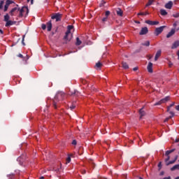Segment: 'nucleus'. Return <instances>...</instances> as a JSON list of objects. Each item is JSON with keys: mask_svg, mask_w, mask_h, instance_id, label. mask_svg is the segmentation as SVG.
Segmentation results:
<instances>
[{"mask_svg": "<svg viewBox=\"0 0 179 179\" xmlns=\"http://www.w3.org/2000/svg\"><path fill=\"white\" fill-rule=\"evenodd\" d=\"M64 96L65 94L64 92H57V94L55 96V99L53 100V107L55 109H57V108L59 107V105L57 102L63 100Z\"/></svg>", "mask_w": 179, "mask_h": 179, "instance_id": "obj_1", "label": "nucleus"}, {"mask_svg": "<svg viewBox=\"0 0 179 179\" xmlns=\"http://www.w3.org/2000/svg\"><path fill=\"white\" fill-rule=\"evenodd\" d=\"M20 11L19 17H22L24 12H27V15L29 13V9L26 6H23L21 9L18 10Z\"/></svg>", "mask_w": 179, "mask_h": 179, "instance_id": "obj_2", "label": "nucleus"}, {"mask_svg": "<svg viewBox=\"0 0 179 179\" xmlns=\"http://www.w3.org/2000/svg\"><path fill=\"white\" fill-rule=\"evenodd\" d=\"M62 14L57 13L54 14L52 17L51 19H52L53 20L55 19L56 22H60L61 19H62Z\"/></svg>", "mask_w": 179, "mask_h": 179, "instance_id": "obj_3", "label": "nucleus"}, {"mask_svg": "<svg viewBox=\"0 0 179 179\" xmlns=\"http://www.w3.org/2000/svg\"><path fill=\"white\" fill-rule=\"evenodd\" d=\"M165 27H166V26H162L160 27L156 28L155 31V36H159V34H161V33H162V31H164Z\"/></svg>", "mask_w": 179, "mask_h": 179, "instance_id": "obj_4", "label": "nucleus"}, {"mask_svg": "<svg viewBox=\"0 0 179 179\" xmlns=\"http://www.w3.org/2000/svg\"><path fill=\"white\" fill-rule=\"evenodd\" d=\"M148 33V28L147 27H143L139 33L140 36H145Z\"/></svg>", "mask_w": 179, "mask_h": 179, "instance_id": "obj_5", "label": "nucleus"}, {"mask_svg": "<svg viewBox=\"0 0 179 179\" xmlns=\"http://www.w3.org/2000/svg\"><path fill=\"white\" fill-rule=\"evenodd\" d=\"M145 23H147V24H150V26H155L159 24V22L158 21L146 20Z\"/></svg>", "mask_w": 179, "mask_h": 179, "instance_id": "obj_6", "label": "nucleus"}, {"mask_svg": "<svg viewBox=\"0 0 179 179\" xmlns=\"http://www.w3.org/2000/svg\"><path fill=\"white\" fill-rule=\"evenodd\" d=\"M153 64L152 62H149V64L148 65V71L150 73H153Z\"/></svg>", "mask_w": 179, "mask_h": 179, "instance_id": "obj_7", "label": "nucleus"}, {"mask_svg": "<svg viewBox=\"0 0 179 179\" xmlns=\"http://www.w3.org/2000/svg\"><path fill=\"white\" fill-rule=\"evenodd\" d=\"M173 2L170 1H169V3H167L166 5H165V8L166 9H171L172 7H173Z\"/></svg>", "mask_w": 179, "mask_h": 179, "instance_id": "obj_8", "label": "nucleus"}, {"mask_svg": "<svg viewBox=\"0 0 179 179\" xmlns=\"http://www.w3.org/2000/svg\"><path fill=\"white\" fill-rule=\"evenodd\" d=\"M15 23H16L15 21L8 20V21H6L5 26L6 27H9L10 26H13V24H15Z\"/></svg>", "mask_w": 179, "mask_h": 179, "instance_id": "obj_9", "label": "nucleus"}, {"mask_svg": "<svg viewBox=\"0 0 179 179\" xmlns=\"http://www.w3.org/2000/svg\"><path fill=\"white\" fill-rule=\"evenodd\" d=\"M178 47H179V41H176L173 43L171 49L176 50V48H178Z\"/></svg>", "mask_w": 179, "mask_h": 179, "instance_id": "obj_10", "label": "nucleus"}, {"mask_svg": "<svg viewBox=\"0 0 179 179\" xmlns=\"http://www.w3.org/2000/svg\"><path fill=\"white\" fill-rule=\"evenodd\" d=\"M176 33V29H172L171 31L166 35L167 38H170V37H172Z\"/></svg>", "mask_w": 179, "mask_h": 179, "instance_id": "obj_11", "label": "nucleus"}, {"mask_svg": "<svg viewBox=\"0 0 179 179\" xmlns=\"http://www.w3.org/2000/svg\"><path fill=\"white\" fill-rule=\"evenodd\" d=\"M162 55V50H159L155 55V61L157 62Z\"/></svg>", "mask_w": 179, "mask_h": 179, "instance_id": "obj_12", "label": "nucleus"}, {"mask_svg": "<svg viewBox=\"0 0 179 179\" xmlns=\"http://www.w3.org/2000/svg\"><path fill=\"white\" fill-rule=\"evenodd\" d=\"M116 13H117V16H120L121 17H122V16L124 15L122 10L120 8L116 10Z\"/></svg>", "mask_w": 179, "mask_h": 179, "instance_id": "obj_13", "label": "nucleus"}, {"mask_svg": "<svg viewBox=\"0 0 179 179\" xmlns=\"http://www.w3.org/2000/svg\"><path fill=\"white\" fill-rule=\"evenodd\" d=\"M16 10H20V8H17V7L13 8L10 11V16H14V13H15V12H16Z\"/></svg>", "mask_w": 179, "mask_h": 179, "instance_id": "obj_14", "label": "nucleus"}, {"mask_svg": "<svg viewBox=\"0 0 179 179\" xmlns=\"http://www.w3.org/2000/svg\"><path fill=\"white\" fill-rule=\"evenodd\" d=\"M139 113H140V115H141L140 119H142V117L145 115V112L143 110V108L140 109Z\"/></svg>", "mask_w": 179, "mask_h": 179, "instance_id": "obj_15", "label": "nucleus"}, {"mask_svg": "<svg viewBox=\"0 0 179 179\" xmlns=\"http://www.w3.org/2000/svg\"><path fill=\"white\" fill-rule=\"evenodd\" d=\"M52 27V22H51V21H49V22L47 23L48 31H51Z\"/></svg>", "mask_w": 179, "mask_h": 179, "instance_id": "obj_16", "label": "nucleus"}, {"mask_svg": "<svg viewBox=\"0 0 179 179\" xmlns=\"http://www.w3.org/2000/svg\"><path fill=\"white\" fill-rule=\"evenodd\" d=\"M161 100H162V103H167L168 101H170V96H166L165 98H164Z\"/></svg>", "mask_w": 179, "mask_h": 179, "instance_id": "obj_17", "label": "nucleus"}, {"mask_svg": "<svg viewBox=\"0 0 179 179\" xmlns=\"http://www.w3.org/2000/svg\"><path fill=\"white\" fill-rule=\"evenodd\" d=\"M122 67L125 70L129 69V65L127 64V62H122Z\"/></svg>", "mask_w": 179, "mask_h": 179, "instance_id": "obj_18", "label": "nucleus"}, {"mask_svg": "<svg viewBox=\"0 0 179 179\" xmlns=\"http://www.w3.org/2000/svg\"><path fill=\"white\" fill-rule=\"evenodd\" d=\"M160 13L162 16H166V15L168 14V13L164 9H162L160 10Z\"/></svg>", "mask_w": 179, "mask_h": 179, "instance_id": "obj_19", "label": "nucleus"}, {"mask_svg": "<svg viewBox=\"0 0 179 179\" xmlns=\"http://www.w3.org/2000/svg\"><path fill=\"white\" fill-rule=\"evenodd\" d=\"M179 170V164H176L175 166H173L171 169V170L172 171H175V170Z\"/></svg>", "mask_w": 179, "mask_h": 179, "instance_id": "obj_20", "label": "nucleus"}, {"mask_svg": "<svg viewBox=\"0 0 179 179\" xmlns=\"http://www.w3.org/2000/svg\"><path fill=\"white\" fill-rule=\"evenodd\" d=\"M80 44H82V41L79 39V38L78 37L76 38V45H80Z\"/></svg>", "mask_w": 179, "mask_h": 179, "instance_id": "obj_21", "label": "nucleus"}, {"mask_svg": "<svg viewBox=\"0 0 179 179\" xmlns=\"http://www.w3.org/2000/svg\"><path fill=\"white\" fill-rule=\"evenodd\" d=\"M71 33H68L67 31L66 32V34L64 36V40H66V41H70V39L68 38L69 34H70Z\"/></svg>", "mask_w": 179, "mask_h": 179, "instance_id": "obj_22", "label": "nucleus"}, {"mask_svg": "<svg viewBox=\"0 0 179 179\" xmlns=\"http://www.w3.org/2000/svg\"><path fill=\"white\" fill-rule=\"evenodd\" d=\"M102 66H103V64H102L100 62H97V63L96 64V67L97 69H101Z\"/></svg>", "mask_w": 179, "mask_h": 179, "instance_id": "obj_23", "label": "nucleus"}, {"mask_svg": "<svg viewBox=\"0 0 179 179\" xmlns=\"http://www.w3.org/2000/svg\"><path fill=\"white\" fill-rule=\"evenodd\" d=\"M10 19V16L8 15V14H6V15H4V22H8Z\"/></svg>", "mask_w": 179, "mask_h": 179, "instance_id": "obj_24", "label": "nucleus"}, {"mask_svg": "<svg viewBox=\"0 0 179 179\" xmlns=\"http://www.w3.org/2000/svg\"><path fill=\"white\" fill-rule=\"evenodd\" d=\"M72 29H73V25H69L68 26V30L66 31L68 33H71V30H72Z\"/></svg>", "mask_w": 179, "mask_h": 179, "instance_id": "obj_25", "label": "nucleus"}, {"mask_svg": "<svg viewBox=\"0 0 179 179\" xmlns=\"http://www.w3.org/2000/svg\"><path fill=\"white\" fill-rule=\"evenodd\" d=\"M142 45H145V47H149V45H150V41H145V43H142Z\"/></svg>", "mask_w": 179, "mask_h": 179, "instance_id": "obj_26", "label": "nucleus"}, {"mask_svg": "<svg viewBox=\"0 0 179 179\" xmlns=\"http://www.w3.org/2000/svg\"><path fill=\"white\" fill-rule=\"evenodd\" d=\"M175 163H176V160L173 159V160H172V161H170V162H167V163H166V166H169V165L173 164H175Z\"/></svg>", "mask_w": 179, "mask_h": 179, "instance_id": "obj_27", "label": "nucleus"}, {"mask_svg": "<svg viewBox=\"0 0 179 179\" xmlns=\"http://www.w3.org/2000/svg\"><path fill=\"white\" fill-rule=\"evenodd\" d=\"M162 104H163V102L162 101V99H161L159 101L155 103V106H160Z\"/></svg>", "mask_w": 179, "mask_h": 179, "instance_id": "obj_28", "label": "nucleus"}, {"mask_svg": "<svg viewBox=\"0 0 179 179\" xmlns=\"http://www.w3.org/2000/svg\"><path fill=\"white\" fill-rule=\"evenodd\" d=\"M11 3H13V1L10 0H7L6 2V5H8V6L9 5H11Z\"/></svg>", "mask_w": 179, "mask_h": 179, "instance_id": "obj_29", "label": "nucleus"}, {"mask_svg": "<svg viewBox=\"0 0 179 179\" xmlns=\"http://www.w3.org/2000/svg\"><path fill=\"white\" fill-rule=\"evenodd\" d=\"M155 0H149V2L146 4V6H150Z\"/></svg>", "mask_w": 179, "mask_h": 179, "instance_id": "obj_30", "label": "nucleus"}, {"mask_svg": "<svg viewBox=\"0 0 179 179\" xmlns=\"http://www.w3.org/2000/svg\"><path fill=\"white\" fill-rule=\"evenodd\" d=\"M138 16H143L144 15H148V13H139Z\"/></svg>", "mask_w": 179, "mask_h": 179, "instance_id": "obj_31", "label": "nucleus"}, {"mask_svg": "<svg viewBox=\"0 0 179 179\" xmlns=\"http://www.w3.org/2000/svg\"><path fill=\"white\" fill-rule=\"evenodd\" d=\"M172 119V116H169L168 117H166L164 120V122H169V120Z\"/></svg>", "mask_w": 179, "mask_h": 179, "instance_id": "obj_32", "label": "nucleus"}, {"mask_svg": "<svg viewBox=\"0 0 179 179\" xmlns=\"http://www.w3.org/2000/svg\"><path fill=\"white\" fill-rule=\"evenodd\" d=\"M8 6H8V4H6L5 6H4V12H7V10H8Z\"/></svg>", "mask_w": 179, "mask_h": 179, "instance_id": "obj_33", "label": "nucleus"}, {"mask_svg": "<svg viewBox=\"0 0 179 179\" xmlns=\"http://www.w3.org/2000/svg\"><path fill=\"white\" fill-rule=\"evenodd\" d=\"M3 3H4L3 1H0V10L2 9Z\"/></svg>", "mask_w": 179, "mask_h": 179, "instance_id": "obj_34", "label": "nucleus"}, {"mask_svg": "<svg viewBox=\"0 0 179 179\" xmlns=\"http://www.w3.org/2000/svg\"><path fill=\"white\" fill-rule=\"evenodd\" d=\"M166 157H167V158L165 159V162L167 164V163H169V161L170 160L171 157L170 156H166Z\"/></svg>", "mask_w": 179, "mask_h": 179, "instance_id": "obj_35", "label": "nucleus"}, {"mask_svg": "<svg viewBox=\"0 0 179 179\" xmlns=\"http://www.w3.org/2000/svg\"><path fill=\"white\" fill-rule=\"evenodd\" d=\"M73 95L78 96V92L75 91L74 92L71 93V96H73Z\"/></svg>", "mask_w": 179, "mask_h": 179, "instance_id": "obj_36", "label": "nucleus"}, {"mask_svg": "<svg viewBox=\"0 0 179 179\" xmlns=\"http://www.w3.org/2000/svg\"><path fill=\"white\" fill-rule=\"evenodd\" d=\"M173 17H179V13H176L175 14L173 15Z\"/></svg>", "mask_w": 179, "mask_h": 179, "instance_id": "obj_37", "label": "nucleus"}, {"mask_svg": "<svg viewBox=\"0 0 179 179\" xmlns=\"http://www.w3.org/2000/svg\"><path fill=\"white\" fill-rule=\"evenodd\" d=\"M110 12L109 10H107V11L106 12V17H108V16H110Z\"/></svg>", "mask_w": 179, "mask_h": 179, "instance_id": "obj_38", "label": "nucleus"}, {"mask_svg": "<svg viewBox=\"0 0 179 179\" xmlns=\"http://www.w3.org/2000/svg\"><path fill=\"white\" fill-rule=\"evenodd\" d=\"M171 151L170 150H167L165 153L166 156H169L171 155Z\"/></svg>", "mask_w": 179, "mask_h": 179, "instance_id": "obj_39", "label": "nucleus"}, {"mask_svg": "<svg viewBox=\"0 0 179 179\" xmlns=\"http://www.w3.org/2000/svg\"><path fill=\"white\" fill-rule=\"evenodd\" d=\"M41 27H42L43 30H45L46 25L45 24H42Z\"/></svg>", "mask_w": 179, "mask_h": 179, "instance_id": "obj_40", "label": "nucleus"}, {"mask_svg": "<svg viewBox=\"0 0 179 179\" xmlns=\"http://www.w3.org/2000/svg\"><path fill=\"white\" fill-rule=\"evenodd\" d=\"M24 37H25V35H24L23 36H22V44L24 45H25V43H24Z\"/></svg>", "mask_w": 179, "mask_h": 179, "instance_id": "obj_41", "label": "nucleus"}, {"mask_svg": "<svg viewBox=\"0 0 179 179\" xmlns=\"http://www.w3.org/2000/svg\"><path fill=\"white\" fill-rule=\"evenodd\" d=\"M169 113L171 115L170 117H172V118H173L175 115V113L173 111H170Z\"/></svg>", "mask_w": 179, "mask_h": 179, "instance_id": "obj_42", "label": "nucleus"}, {"mask_svg": "<svg viewBox=\"0 0 179 179\" xmlns=\"http://www.w3.org/2000/svg\"><path fill=\"white\" fill-rule=\"evenodd\" d=\"M17 57H18L19 58L24 59V57H23V55H22V54H19V55H17Z\"/></svg>", "mask_w": 179, "mask_h": 179, "instance_id": "obj_43", "label": "nucleus"}, {"mask_svg": "<svg viewBox=\"0 0 179 179\" xmlns=\"http://www.w3.org/2000/svg\"><path fill=\"white\" fill-rule=\"evenodd\" d=\"M66 162H67V163H70L71 162V157H67Z\"/></svg>", "mask_w": 179, "mask_h": 179, "instance_id": "obj_44", "label": "nucleus"}, {"mask_svg": "<svg viewBox=\"0 0 179 179\" xmlns=\"http://www.w3.org/2000/svg\"><path fill=\"white\" fill-rule=\"evenodd\" d=\"M72 145H77L76 140H73V141H72Z\"/></svg>", "mask_w": 179, "mask_h": 179, "instance_id": "obj_45", "label": "nucleus"}, {"mask_svg": "<svg viewBox=\"0 0 179 179\" xmlns=\"http://www.w3.org/2000/svg\"><path fill=\"white\" fill-rule=\"evenodd\" d=\"M76 108V106H74V105H72V106H71V107H70V109L71 110H73V109H75Z\"/></svg>", "mask_w": 179, "mask_h": 179, "instance_id": "obj_46", "label": "nucleus"}, {"mask_svg": "<svg viewBox=\"0 0 179 179\" xmlns=\"http://www.w3.org/2000/svg\"><path fill=\"white\" fill-rule=\"evenodd\" d=\"M108 17H105L102 19V22H107Z\"/></svg>", "mask_w": 179, "mask_h": 179, "instance_id": "obj_47", "label": "nucleus"}, {"mask_svg": "<svg viewBox=\"0 0 179 179\" xmlns=\"http://www.w3.org/2000/svg\"><path fill=\"white\" fill-rule=\"evenodd\" d=\"M169 66L170 68H171L173 66V64L171 62H169Z\"/></svg>", "mask_w": 179, "mask_h": 179, "instance_id": "obj_48", "label": "nucleus"}, {"mask_svg": "<svg viewBox=\"0 0 179 179\" xmlns=\"http://www.w3.org/2000/svg\"><path fill=\"white\" fill-rule=\"evenodd\" d=\"M171 153H173L176 151V148L171 149L169 150Z\"/></svg>", "mask_w": 179, "mask_h": 179, "instance_id": "obj_49", "label": "nucleus"}, {"mask_svg": "<svg viewBox=\"0 0 179 179\" xmlns=\"http://www.w3.org/2000/svg\"><path fill=\"white\" fill-rule=\"evenodd\" d=\"M176 103L175 102H173L171 105H170V108H172L175 106Z\"/></svg>", "mask_w": 179, "mask_h": 179, "instance_id": "obj_50", "label": "nucleus"}, {"mask_svg": "<svg viewBox=\"0 0 179 179\" xmlns=\"http://www.w3.org/2000/svg\"><path fill=\"white\" fill-rule=\"evenodd\" d=\"M106 1H104L103 0L101 1V4L100 5V6H101L102 5H105Z\"/></svg>", "mask_w": 179, "mask_h": 179, "instance_id": "obj_51", "label": "nucleus"}, {"mask_svg": "<svg viewBox=\"0 0 179 179\" xmlns=\"http://www.w3.org/2000/svg\"><path fill=\"white\" fill-rule=\"evenodd\" d=\"M148 58L149 59H151L152 58V56L150 55H148Z\"/></svg>", "mask_w": 179, "mask_h": 179, "instance_id": "obj_52", "label": "nucleus"}, {"mask_svg": "<svg viewBox=\"0 0 179 179\" xmlns=\"http://www.w3.org/2000/svg\"><path fill=\"white\" fill-rule=\"evenodd\" d=\"M176 110L179 111V105L176 106Z\"/></svg>", "mask_w": 179, "mask_h": 179, "instance_id": "obj_53", "label": "nucleus"}, {"mask_svg": "<svg viewBox=\"0 0 179 179\" xmlns=\"http://www.w3.org/2000/svg\"><path fill=\"white\" fill-rule=\"evenodd\" d=\"M133 71H138V67H135V68H134Z\"/></svg>", "mask_w": 179, "mask_h": 179, "instance_id": "obj_54", "label": "nucleus"}, {"mask_svg": "<svg viewBox=\"0 0 179 179\" xmlns=\"http://www.w3.org/2000/svg\"><path fill=\"white\" fill-rule=\"evenodd\" d=\"M161 166H162V162H160L159 163L158 167H159V168H161Z\"/></svg>", "mask_w": 179, "mask_h": 179, "instance_id": "obj_55", "label": "nucleus"}, {"mask_svg": "<svg viewBox=\"0 0 179 179\" xmlns=\"http://www.w3.org/2000/svg\"><path fill=\"white\" fill-rule=\"evenodd\" d=\"M176 143H179V138H176V141H175Z\"/></svg>", "mask_w": 179, "mask_h": 179, "instance_id": "obj_56", "label": "nucleus"}, {"mask_svg": "<svg viewBox=\"0 0 179 179\" xmlns=\"http://www.w3.org/2000/svg\"><path fill=\"white\" fill-rule=\"evenodd\" d=\"M171 110V107L170 106H168V108H167V112H169Z\"/></svg>", "mask_w": 179, "mask_h": 179, "instance_id": "obj_57", "label": "nucleus"}, {"mask_svg": "<svg viewBox=\"0 0 179 179\" xmlns=\"http://www.w3.org/2000/svg\"><path fill=\"white\" fill-rule=\"evenodd\" d=\"M178 155H176L174 160H176V162L178 160Z\"/></svg>", "mask_w": 179, "mask_h": 179, "instance_id": "obj_58", "label": "nucleus"}, {"mask_svg": "<svg viewBox=\"0 0 179 179\" xmlns=\"http://www.w3.org/2000/svg\"><path fill=\"white\" fill-rule=\"evenodd\" d=\"M8 177H13V174L8 175Z\"/></svg>", "mask_w": 179, "mask_h": 179, "instance_id": "obj_59", "label": "nucleus"}, {"mask_svg": "<svg viewBox=\"0 0 179 179\" xmlns=\"http://www.w3.org/2000/svg\"><path fill=\"white\" fill-rule=\"evenodd\" d=\"M173 26H174V27H176V26H177V23H176V22H175V23L173 24Z\"/></svg>", "mask_w": 179, "mask_h": 179, "instance_id": "obj_60", "label": "nucleus"}, {"mask_svg": "<svg viewBox=\"0 0 179 179\" xmlns=\"http://www.w3.org/2000/svg\"><path fill=\"white\" fill-rule=\"evenodd\" d=\"M177 55L178 57V60H179V50L178 51Z\"/></svg>", "mask_w": 179, "mask_h": 179, "instance_id": "obj_61", "label": "nucleus"}, {"mask_svg": "<svg viewBox=\"0 0 179 179\" xmlns=\"http://www.w3.org/2000/svg\"><path fill=\"white\" fill-rule=\"evenodd\" d=\"M0 33H1V34H3V31L1 29H0Z\"/></svg>", "mask_w": 179, "mask_h": 179, "instance_id": "obj_62", "label": "nucleus"}, {"mask_svg": "<svg viewBox=\"0 0 179 179\" xmlns=\"http://www.w3.org/2000/svg\"><path fill=\"white\" fill-rule=\"evenodd\" d=\"M31 5H33V3H34V0H31Z\"/></svg>", "mask_w": 179, "mask_h": 179, "instance_id": "obj_63", "label": "nucleus"}, {"mask_svg": "<svg viewBox=\"0 0 179 179\" xmlns=\"http://www.w3.org/2000/svg\"><path fill=\"white\" fill-rule=\"evenodd\" d=\"M164 179H171V178L170 177L164 178Z\"/></svg>", "mask_w": 179, "mask_h": 179, "instance_id": "obj_64", "label": "nucleus"}]
</instances>
